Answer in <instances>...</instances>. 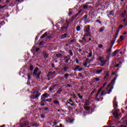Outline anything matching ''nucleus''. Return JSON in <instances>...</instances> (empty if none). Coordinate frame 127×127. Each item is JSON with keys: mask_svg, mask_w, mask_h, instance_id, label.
I'll list each match as a JSON object with an SVG mask.
<instances>
[{"mask_svg": "<svg viewBox=\"0 0 127 127\" xmlns=\"http://www.w3.org/2000/svg\"><path fill=\"white\" fill-rule=\"evenodd\" d=\"M110 87H111V84H108L107 88H106V91H102L101 96H105L107 94H110V92H112V90H113V88Z\"/></svg>", "mask_w": 127, "mask_h": 127, "instance_id": "1", "label": "nucleus"}, {"mask_svg": "<svg viewBox=\"0 0 127 127\" xmlns=\"http://www.w3.org/2000/svg\"><path fill=\"white\" fill-rule=\"evenodd\" d=\"M119 112H120V110L117 109L116 110L114 111V113H113V115H114V117L117 119V120L120 119V118H121V115L119 114Z\"/></svg>", "mask_w": 127, "mask_h": 127, "instance_id": "2", "label": "nucleus"}, {"mask_svg": "<svg viewBox=\"0 0 127 127\" xmlns=\"http://www.w3.org/2000/svg\"><path fill=\"white\" fill-rule=\"evenodd\" d=\"M84 32L85 33L84 36H86V35H89L91 34V32L90 31V27H85Z\"/></svg>", "mask_w": 127, "mask_h": 127, "instance_id": "3", "label": "nucleus"}, {"mask_svg": "<svg viewBox=\"0 0 127 127\" xmlns=\"http://www.w3.org/2000/svg\"><path fill=\"white\" fill-rule=\"evenodd\" d=\"M72 20L71 19L66 20L65 22H66L67 25L66 26H64V27H63V28H64V29H68V26H69V24H71V23H72Z\"/></svg>", "mask_w": 127, "mask_h": 127, "instance_id": "4", "label": "nucleus"}, {"mask_svg": "<svg viewBox=\"0 0 127 127\" xmlns=\"http://www.w3.org/2000/svg\"><path fill=\"white\" fill-rule=\"evenodd\" d=\"M40 74H41V72L40 71L38 74L34 75V78H36L38 81H40Z\"/></svg>", "mask_w": 127, "mask_h": 127, "instance_id": "5", "label": "nucleus"}, {"mask_svg": "<svg viewBox=\"0 0 127 127\" xmlns=\"http://www.w3.org/2000/svg\"><path fill=\"white\" fill-rule=\"evenodd\" d=\"M48 96V94L44 93L42 95L41 100H45V99H46Z\"/></svg>", "mask_w": 127, "mask_h": 127, "instance_id": "6", "label": "nucleus"}, {"mask_svg": "<svg viewBox=\"0 0 127 127\" xmlns=\"http://www.w3.org/2000/svg\"><path fill=\"white\" fill-rule=\"evenodd\" d=\"M99 61L102 64L105 65L106 64V60H104V58H100Z\"/></svg>", "mask_w": 127, "mask_h": 127, "instance_id": "7", "label": "nucleus"}, {"mask_svg": "<svg viewBox=\"0 0 127 127\" xmlns=\"http://www.w3.org/2000/svg\"><path fill=\"white\" fill-rule=\"evenodd\" d=\"M40 96V94H39V95H38L37 94H34L30 96L31 99H36V98H38V97H39Z\"/></svg>", "mask_w": 127, "mask_h": 127, "instance_id": "8", "label": "nucleus"}, {"mask_svg": "<svg viewBox=\"0 0 127 127\" xmlns=\"http://www.w3.org/2000/svg\"><path fill=\"white\" fill-rule=\"evenodd\" d=\"M77 70L78 71H82V70H83V67H80V66H77L75 68V70L77 71Z\"/></svg>", "mask_w": 127, "mask_h": 127, "instance_id": "9", "label": "nucleus"}, {"mask_svg": "<svg viewBox=\"0 0 127 127\" xmlns=\"http://www.w3.org/2000/svg\"><path fill=\"white\" fill-rule=\"evenodd\" d=\"M67 37H68V34L66 33H65L61 36L62 39H64V38H67Z\"/></svg>", "mask_w": 127, "mask_h": 127, "instance_id": "10", "label": "nucleus"}, {"mask_svg": "<svg viewBox=\"0 0 127 127\" xmlns=\"http://www.w3.org/2000/svg\"><path fill=\"white\" fill-rule=\"evenodd\" d=\"M69 43L70 44H73L74 43H76V39H73L72 40L69 41Z\"/></svg>", "mask_w": 127, "mask_h": 127, "instance_id": "11", "label": "nucleus"}, {"mask_svg": "<svg viewBox=\"0 0 127 127\" xmlns=\"http://www.w3.org/2000/svg\"><path fill=\"white\" fill-rule=\"evenodd\" d=\"M38 70H39V68H38V67H36L35 68V69H34V72H33V75H36L37 73H37V71H38Z\"/></svg>", "mask_w": 127, "mask_h": 127, "instance_id": "12", "label": "nucleus"}, {"mask_svg": "<svg viewBox=\"0 0 127 127\" xmlns=\"http://www.w3.org/2000/svg\"><path fill=\"white\" fill-rule=\"evenodd\" d=\"M82 6H83L84 9H88L89 8V6L87 4H82Z\"/></svg>", "mask_w": 127, "mask_h": 127, "instance_id": "13", "label": "nucleus"}, {"mask_svg": "<svg viewBox=\"0 0 127 127\" xmlns=\"http://www.w3.org/2000/svg\"><path fill=\"white\" fill-rule=\"evenodd\" d=\"M47 35V32H45L44 34H43L41 37V39H43L44 37H45Z\"/></svg>", "mask_w": 127, "mask_h": 127, "instance_id": "14", "label": "nucleus"}, {"mask_svg": "<svg viewBox=\"0 0 127 127\" xmlns=\"http://www.w3.org/2000/svg\"><path fill=\"white\" fill-rule=\"evenodd\" d=\"M41 106H45V100H43V99H42V100H41Z\"/></svg>", "mask_w": 127, "mask_h": 127, "instance_id": "15", "label": "nucleus"}, {"mask_svg": "<svg viewBox=\"0 0 127 127\" xmlns=\"http://www.w3.org/2000/svg\"><path fill=\"white\" fill-rule=\"evenodd\" d=\"M109 77H110V75L109 74V73L107 72V73H106V75L105 76V79L106 80H109Z\"/></svg>", "mask_w": 127, "mask_h": 127, "instance_id": "16", "label": "nucleus"}, {"mask_svg": "<svg viewBox=\"0 0 127 127\" xmlns=\"http://www.w3.org/2000/svg\"><path fill=\"white\" fill-rule=\"evenodd\" d=\"M115 42H116V40H113L111 42V47H113L114 46V45L115 44Z\"/></svg>", "mask_w": 127, "mask_h": 127, "instance_id": "17", "label": "nucleus"}, {"mask_svg": "<svg viewBox=\"0 0 127 127\" xmlns=\"http://www.w3.org/2000/svg\"><path fill=\"white\" fill-rule=\"evenodd\" d=\"M105 30V27L103 26L99 29V32H103Z\"/></svg>", "mask_w": 127, "mask_h": 127, "instance_id": "18", "label": "nucleus"}, {"mask_svg": "<svg viewBox=\"0 0 127 127\" xmlns=\"http://www.w3.org/2000/svg\"><path fill=\"white\" fill-rule=\"evenodd\" d=\"M64 60H65V63H68V62H69V59H68V57H65Z\"/></svg>", "mask_w": 127, "mask_h": 127, "instance_id": "19", "label": "nucleus"}, {"mask_svg": "<svg viewBox=\"0 0 127 127\" xmlns=\"http://www.w3.org/2000/svg\"><path fill=\"white\" fill-rule=\"evenodd\" d=\"M64 77L65 78V79H67L69 78V74L68 73H65L64 75Z\"/></svg>", "mask_w": 127, "mask_h": 127, "instance_id": "20", "label": "nucleus"}, {"mask_svg": "<svg viewBox=\"0 0 127 127\" xmlns=\"http://www.w3.org/2000/svg\"><path fill=\"white\" fill-rule=\"evenodd\" d=\"M125 38H124V36H121L120 39L118 40L119 41H123Z\"/></svg>", "mask_w": 127, "mask_h": 127, "instance_id": "21", "label": "nucleus"}, {"mask_svg": "<svg viewBox=\"0 0 127 127\" xmlns=\"http://www.w3.org/2000/svg\"><path fill=\"white\" fill-rule=\"evenodd\" d=\"M56 57H57L58 58H61V57H62V54H58L56 55Z\"/></svg>", "mask_w": 127, "mask_h": 127, "instance_id": "22", "label": "nucleus"}, {"mask_svg": "<svg viewBox=\"0 0 127 127\" xmlns=\"http://www.w3.org/2000/svg\"><path fill=\"white\" fill-rule=\"evenodd\" d=\"M115 13H114V10L110 11L109 15H113L114 16Z\"/></svg>", "mask_w": 127, "mask_h": 127, "instance_id": "23", "label": "nucleus"}, {"mask_svg": "<svg viewBox=\"0 0 127 127\" xmlns=\"http://www.w3.org/2000/svg\"><path fill=\"white\" fill-rule=\"evenodd\" d=\"M63 69L64 70V71L65 72H66L67 71V70H69V67H68L67 66H64V67Z\"/></svg>", "mask_w": 127, "mask_h": 127, "instance_id": "24", "label": "nucleus"}, {"mask_svg": "<svg viewBox=\"0 0 127 127\" xmlns=\"http://www.w3.org/2000/svg\"><path fill=\"white\" fill-rule=\"evenodd\" d=\"M81 30V27L80 26H76V31H80Z\"/></svg>", "mask_w": 127, "mask_h": 127, "instance_id": "25", "label": "nucleus"}, {"mask_svg": "<svg viewBox=\"0 0 127 127\" xmlns=\"http://www.w3.org/2000/svg\"><path fill=\"white\" fill-rule=\"evenodd\" d=\"M45 44V42L44 41H42L40 42L39 45L41 46V45H44Z\"/></svg>", "mask_w": 127, "mask_h": 127, "instance_id": "26", "label": "nucleus"}, {"mask_svg": "<svg viewBox=\"0 0 127 127\" xmlns=\"http://www.w3.org/2000/svg\"><path fill=\"white\" fill-rule=\"evenodd\" d=\"M26 126H28V124L24 123L23 124L21 125V127H26Z\"/></svg>", "mask_w": 127, "mask_h": 127, "instance_id": "27", "label": "nucleus"}, {"mask_svg": "<svg viewBox=\"0 0 127 127\" xmlns=\"http://www.w3.org/2000/svg\"><path fill=\"white\" fill-rule=\"evenodd\" d=\"M118 52H119V51H118V50H117V51H116L115 52H114L113 53V56H116V55H117V53H118Z\"/></svg>", "mask_w": 127, "mask_h": 127, "instance_id": "28", "label": "nucleus"}, {"mask_svg": "<svg viewBox=\"0 0 127 127\" xmlns=\"http://www.w3.org/2000/svg\"><path fill=\"white\" fill-rule=\"evenodd\" d=\"M96 72L97 74H100V73H101V72H103V69L97 70Z\"/></svg>", "mask_w": 127, "mask_h": 127, "instance_id": "29", "label": "nucleus"}, {"mask_svg": "<svg viewBox=\"0 0 127 127\" xmlns=\"http://www.w3.org/2000/svg\"><path fill=\"white\" fill-rule=\"evenodd\" d=\"M119 36V34L117 33L116 34V35L114 37V40H117V38H118V37Z\"/></svg>", "mask_w": 127, "mask_h": 127, "instance_id": "30", "label": "nucleus"}, {"mask_svg": "<svg viewBox=\"0 0 127 127\" xmlns=\"http://www.w3.org/2000/svg\"><path fill=\"white\" fill-rule=\"evenodd\" d=\"M54 103L56 105H59V101H58V100H55Z\"/></svg>", "mask_w": 127, "mask_h": 127, "instance_id": "31", "label": "nucleus"}, {"mask_svg": "<svg viewBox=\"0 0 127 127\" xmlns=\"http://www.w3.org/2000/svg\"><path fill=\"white\" fill-rule=\"evenodd\" d=\"M84 109L85 110H86V111H89V110H90V107L88 106H85L84 107Z\"/></svg>", "mask_w": 127, "mask_h": 127, "instance_id": "32", "label": "nucleus"}, {"mask_svg": "<svg viewBox=\"0 0 127 127\" xmlns=\"http://www.w3.org/2000/svg\"><path fill=\"white\" fill-rule=\"evenodd\" d=\"M113 107L114 108V109H117V108H118V104L115 103L114 104Z\"/></svg>", "mask_w": 127, "mask_h": 127, "instance_id": "33", "label": "nucleus"}, {"mask_svg": "<svg viewBox=\"0 0 127 127\" xmlns=\"http://www.w3.org/2000/svg\"><path fill=\"white\" fill-rule=\"evenodd\" d=\"M67 104L71 105L72 106H75V104H74V102L70 103V102H67Z\"/></svg>", "mask_w": 127, "mask_h": 127, "instance_id": "34", "label": "nucleus"}, {"mask_svg": "<svg viewBox=\"0 0 127 127\" xmlns=\"http://www.w3.org/2000/svg\"><path fill=\"white\" fill-rule=\"evenodd\" d=\"M94 80H95L96 81H100V77H95L94 78Z\"/></svg>", "mask_w": 127, "mask_h": 127, "instance_id": "35", "label": "nucleus"}, {"mask_svg": "<svg viewBox=\"0 0 127 127\" xmlns=\"http://www.w3.org/2000/svg\"><path fill=\"white\" fill-rule=\"evenodd\" d=\"M93 55V54L92 53V52H90V53H89V55L87 56V57H92V56Z\"/></svg>", "mask_w": 127, "mask_h": 127, "instance_id": "36", "label": "nucleus"}, {"mask_svg": "<svg viewBox=\"0 0 127 127\" xmlns=\"http://www.w3.org/2000/svg\"><path fill=\"white\" fill-rule=\"evenodd\" d=\"M27 76H28V80H30V78H31V77L30 76H31L30 73H28V74H27Z\"/></svg>", "mask_w": 127, "mask_h": 127, "instance_id": "37", "label": "nucleus"}, {"mask_svg": "<svg viewBox=\"0 0 127 127\" xmlns=\"http://www.w3.org/2000/svg\"><path fill=\"white\" fill-rule=\"evenodd\" d=\"M123 27H124V26L123 25H120L119 26V30H121V29H122Z\"/></svg>", "mask_w": 127, "mask_h": 127, "instance_id": "38", "label": "nucleus"}, {"mask_svg": "<svg viewBox=\"0 0 127 127\" xmlns=\"http://www.w3.org/2000/svg\"><path fill=\"white\" fill-rule=\"evenodd\" d=\"M46 102H51L52 101V99H48L47 100H45Z\"/></svg>", "mask_w": 127, "mask_h": 127, "instance_id": "39", "label": "nucleus"}, {"mask_svg": "<svg viewBox=\"0 0 127 127\" xmlns=\"http://www.w3.org/2000/svg\"><path fill=\"white\" fill-rule=\"evenodd\" d=\"M126 13L123 12L122 14H121V15H122V17H125V16H126Z\"/></svg>", "mask_w": 127, "mask_h": 127, "instance_id": "40", "label": "nucleus"}, {"mask_svg": "<svg viewBox=\"0 0 127 127\" xmlns=\"http://www.w3.org/2000/svg\"><path fill=\"white\" fill-rule=\"evenodd\" d=\"M78 96L79 99H82L83 98V96L82 95H81V94H78Z\"/></svg>", "mask_w": 127, "mask_h": 127, "instance_id": "41", "label": "nucleus"}, {"mask_svg": "<svg viewBox=\"0 0 127 127\" xmlns=\"http://www.w3.org/2000/svg\"><path fill=\"white\" fill-rule=\"evenodd\" d=\"M30 70H31V71H32V70H33V66L32 65H30Z\"/></svg>", "mask_w": 127, "mask_h": 127, "instance_id": "42", "label": "nucleus"}, {"mask_svg": "<svg viewBox=\"0 0 127 127\" xmlns=\"http://www.w3.org/2000/svg\"><path fill=\"white\" fill-rule=\"evenodd\" d=\"M6 6V5H4L3 6L0 5V8L2 9L4 7H5Z\"/></svg>", "mask_w": 127, "mask_h": 127, "instance_id": "43", "label": "nucleus"}, {"mask_svg": "<svg viewBox=\"0 0 127 127\" xmlns=\"http://www.w3.org/2000/svg\"><path fill=\"white\" fill-rule=\"evenodd\" d=\"M96 22H98V23H99L100 24H102V22H101V21H100V20H97Z\"/></svg>", "mask_w": 127, "mask_h": 127, "instance_id": "44", "label": "nucleus"}, {"mask_svg": "<svg viewBox=\"0 0 127 127\" xmlns=\"http://www.w3.org/2000/svg\"><path fill=\"white\" fill-rule=\"evenodd\" d=\"M61 92H62V89H60L58 91V94H61Z\"/></svg>", "mask_w": 127, "mask_h": 127, "instance_id": "45", "label": "nucleus"}, {"mask_svg": "<svg viewBox=\"0 0 127 127\" xmlns=\"http://www.w3.org/2000/svg\"><path fill=\"white\" fill-rule=\"evenodd\" d=\"M83 65L85 67H86V66H87V65H88V63H87V62H86L85 63H84Z\"/></svg>", "mask_w": 127, "mask_h": 127, "instance_id": "46", "label": "nucleus"}, {"mask_svg": "<svg viewBox=\"0 0 127 127\" xmlns=\"http://www.w3.org/2000/svg\"><path fill=\"white\" fill-rule=\"evenodd\" d=\"M123 22H127V18L123 20Z\"/></svg>", "mask_w": 127, "mask_h": 127, "instance_id": "47", "label": "nucleus"}, {"mask_svg": "<svg viewBox=\"0 0 127 127\" xmlns=\"http://www.w3.org/2000/svg\"><path fill=\"white\" fill-rule=\"evenodd\" d=\"M68 102H69V103H73V101L69 100V101H67L66 105H68Z\"/></svg>", "mask_w": 127, "mask_h": 127, "instance_id": "48", "label": "nucleus"}, {"mask_svg": "<svg viewBox=\"0 0 127 127\" xmlns=\"http://www.w3.org/2000/svg\"><path fill=\"white\" fill-rule=\"evenodd\" d=\"M69 54L71 56H73V53H72L71 51H69Z\"/></svg>", "mask_w": 127, "mask_h": 127, "instance_id": "49", "label": "nucleus"}, {"mask_svg": "<svg viewBox=\"0 0 127 127\" xmlns=\"http://www.w3.org/2000/svg\"><path fill=\"white\" fill-rule=\"evenodd\" d=\"M99 48H103V45H99L98 46Z\"/></svg>", "mask_w": 127, "mask_h": 127, "instance_id": "50", "label": "nucleus"}, {"mask_svg": "<svg viewBox=\"0 0 127 127\" xmlns=\"http://www.w3.org/2000/svg\"><path fill=\"white\" fill-rule=\"evenodd\" d=\"M119 66H120V64H117L114 66V67L116 68V67H119Z\"/></svg>", "mask_w": 127, "mask_h": 127, "instance_id": "51", "label": "nucleus"}, {"mask_svg": "<svg viewBox=\"0 0 127 127\" xmlns=\"http://www.w3.org/2000/svg\"><path fill=\"white\" fill-rule=\"evenodd\" d=\"M95 92H96V89H94L91 92L92 94H94V93H95Z\"/></svg>", "mask_w": 127, "mask_h": 127, "instance_id": "52", "label": "nucleus"}, {"mask_svg": "<svg viewBox=\"0 0 127 127\" xmlns=\"http://www.w3.org/2000/svg\"><path fill=\"white\" fill-rule=\"evenodd\" d=\"M38 51H39V48H37V49H36L35 52H38Z\"/></svg>", "mask_w": 127, "mask_h": 127, "instance_id": "53", "label": "nucleus"}, {"mask_svg": "<svg viewBox=\"0 0 127 127\" xmlns=\"http://www.w3.org/2000/svg\"><path fill=\"white\" fill-rule=\"evenodd\" d=\"M87 15H85L83 16V18H85V19H87Z\"/></svg>", "mask_w": 127, "mask_h": 127, "instance_id": "54", "label": "nucleus"}, {"mask_svg": "<svg viewBox=\"0 0 127 127\" xmlns=\"http://www.w3.org/2000/svg\"><path fill=\"white\" fill-rule=\"evenodd\" d=\"M112 50L111 49H109L108 50H107V52H110Z\"/></svg>", "mask_w": 127, "mask_h": 127, "instance_id": "55", "label": "nucleus"}, {"mask_svg": "<svg viewBox=\"0 0 127 127\" xmlns=\"http://www.w3.org/2000/svg\"><path fill=\"white\" fill-rule=\"evenodd\" d=\"M75 62L78 64V63H79V60H78V59H76Z\"/></svg>", "mask_w": 127, "mask_h": 127, "instance_id": "56", "label": "nucleus"}, {"mask_svg": "<svg viewBox=\"0 0 127 127\" xmlns=\"http://www.w3.org/2000/svg\"><path fill=\"white\" fill-rule=\"evenodd\" d=\"M41 117L42 118H45V116H44V115H41Z\"/></svg>", "mask_w": 127, "mask_h": 127, "instance_id": "57", "label": "nucleus"}, {"mask_svg": "<svg viewBox=\"0 0 127 127\" xmlns=\"http://www.w3.org/2000/svg\"><path fill=\"white\" fill-rule=\"evenodd\" d=\"M120 127H127V126L126 125H121Z\"/></svg>", "mask_w": 127, "mask_h": 127, "instance_id": "58", "label": "nucleus"}, {"mask_svg": "<svg viewBox=\"0 0 127 127\" xmlns=\"http://www.w3.org/2000/svg\"><path fill=\"white\" fill-rule=\"evenodd\" d=\"M124 124H126V125H127V120H125L124 122Z\"/></svg>", "mask_w": 127, "mask_h": 127, "instance_id": "59", "label": "nucleus"}, {"mask_svg": "<svg viewBox=\"0 0 127 127\" xmlns=\"http://www.w3.org/2000/svg\"><path fill=\"white\" fill-rule=\"evenodd\" d=\"M35 49H33L31 50V51L33 53H34V50H35Z\"/></svg>", "mask_w": 127, "mask_h": 127, "instance_id": "60", "label": "nucleus"}, {"mask_svg": "<svg viewBox=\"0 0 127 127\" xmlns=\"http://www.w3.org/2000/svg\"><path fill=\"white\" fill-rule=\"evenodd\" d=\"M5 2H6V3H9V0H6L5 1Z\"/></svg>", "mask_w": 127, "mask_h": 127, "instance_id": "61", "label": "nucleus"}, {"mask_svg": "<svg viewBox=\"0 0 127 127\" xmlns=\"http://www.w3.org/2000/svg\"><path fill=\"white\" fill-rule=\"evenodd\" d=\"M99 94H100V92H98L96 95V97H98V96H99Z\"/></svg>", "mask_w": 127, "mask_h": 127, "instance_id": "62", "label": "nucleus"}, {"mask_svg": "<svg viewBox=\"0 0 127 127\" xmlns=\"http://www.w3.org/2000/svg\"><path fill=\"white\" fill-rule=\"evenodd\" d=\"M71 14H72V12H69L68 13V15L70 16V15H71Z\"/></svg>", "mask_w": 127, "mask_h": 127, "instance_id": "63", "label": "nucleus"}, {"mask_svg": "<svg viewBox=\"0 0 127 127\" xmlns=\"http://www.w3.org/2000/svg\"><path fill=\"white\" fill-rule=\"evenodd\" d=\"M67 87H69L70 88V87H71V85L70 84H67Z\"/></svg>", "mask_w": 127, "mask_h": 127, "instance_id": "64", "label": "nucleus"}]
</instances>
